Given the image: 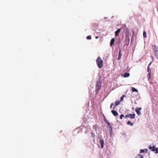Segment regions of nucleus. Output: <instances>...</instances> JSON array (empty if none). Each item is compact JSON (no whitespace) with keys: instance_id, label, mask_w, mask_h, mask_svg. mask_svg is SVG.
I'll return each mask as SVG.
<instances>
[{"instance_id":"8","label":"nucleus","mask_w":158,"mask_h":158,"mask_svg":"<svg viewBox=\"0 0 158 158\" xmlns=\"http://www.w3.org/2000/svg\"><path fill=\"white\" fill-rule=\"evenodd\" d=\"M121 28H119L115 32V35L116 36H117L118 33L120 32Z\"/></svg>"},{"instance_id":"30","label":"nucleus","mask_w":158,"mask_h":158,"mask_svg":"<svg viewBox=\"0 0 158 158\" xmlns=\"http://www.w3.org/2000/svg\"><path fill=\"white\" fill-rule=\"evenodd\" d=\"M103 117L104 118V119H105L106 118V117L105 116H104V115L103 114Z\"/></svg>"},{"instance_id":"28","label":"nucleus","mask_w":158,"mask_h":158,"mask_svg":"<svg viewBox=\"0 0 158 158\" xmlns=\"http://www.w3.org/2000/svg\"><path fill=\"white\" fill-rule=\"evenodd\" d=\"M154 48L155 49H157V48H156V46H155V45L154 46Z\"/></svg>"},{"instance_id":"20","label":"nucleus","mask_w":158,"mask_h":158,"mask_svg":"<svg viewBox=\"0 0 158 158\" xmlns=\"http://www.w3.org/2000/svg\"><path fill=\"white\" fill-rule=\"evenodd\" d=\"M147 71L148 72V73H151V69L149 67V66H148L147 68Z\"/></svg>"},{"instance_id":"7","label":"nucleus","mask_w":158,"mask_h":158,"mask_svg":"<svg viewBox=\"0 0 158 158\" xmlns=\"http://www.w3.org/2000/svg\"><path fill=\"white\" fill-rule=\"evenodd\" d=\"M114 41H115V39L114 38H113L111 39V41H110V46H111V47L114 44Z\"/></svg>"},{"instance_id":"24","label":"nucleus","mask_w":158,"mask_h":158,"mask_svg":"<svg viewBox=\"0 0 158 158\" xmlns=\"http://www.w3.org/2000/svg\"><path fill=\"white\" fill-rule=\"evenodd\" d=\"M107 123H106L108 125V127H109V126H111L110 125V123L108 122H107Z\"/></svg>"},{"instance_id":"29","label":"nucleus","mask_w":158,"mask_h":158,"mask_svg":"<svg viewBox=\"0 0 158 158\" xmlns=\"http://www.w3.org/2000/svg\"><path fill=\"white\" fill-rule=\"evenodd\" d=\"M98 36H96L95 37V38H96V39H98Z\"/></svg>"},{"instance_id":"1","label":"nucleus","mask_w":158,"mask_h":158,"mask_svg":"<svg viewBox=\"0 0 158 158\" xmlns=\"http://www.w3.org/2000/svg\"><path fill=\"white\" fill-rule=\"evenodd\" d=\"M102 77L100 76L97 81V82L96 84V91L99 90L101 88V86L102 84Z\"/></svg>"},{"instance_id":"3","label":"nucleus","mask_w":158,"mask_h":158,"mask_svg":"<svg viewBox=\"0 0 158 158\" xmlns=\"http://www.w3.org/2000/svg\"><path fill=\"white\" fill-rule=\"evenodd\" d=\"M149 149L152 151H155L156 153H158V148H156V145H151L149 146Z\"/></svg>"},{"instance_id":"14","label":"nucleus","mask_w":158,"mask_h":158,"mask_svg":"<svg viewBox=\"0 0 158 158\" xmlns=\"http://www.w3.org/2000/svg\"><path fill=\"white\" fill-rule=\"evenodd\" d=\"M143 156L140 154H138L136 156L135 158H143Z\"/></svg>"},{"instance_id":"18","label":"nucleus","mask_w":158,"mask_h":158,"mask_svg":"<svg viewBox=\"0 0 158 158\" xmlns=\"http://www.w3.org/2000/svg\"><path fill=\"white\" fill-rule=\"evenodd\" d=\"M143 36L144 38H146L147 37L146 33L145 31H144L143 32Z\"/></svg>"},{"instance_id":"23","label":"nucleus","mask_w":158,"mask_h":158,"mask_svg":"<svg viewBox=\"0 0 158 158\" xmlns=\"http://www.w3.org/2000/svg\"><path fill=\"white\" fill-rule=\"evenodd\" d=\"M123 117H124V115H123V114H121V115L120 116V118L121 119H122L123 118Z\"/></svg>"},{"instance_id":"25","label":"nucleus","mask_w":158,"mask_h":158,"mask_svg":"<svg viewBox=\"0 0 158 158\" xmlns=\"http://www.w3.org/2000/svg\"><path fill=\"white\" fill-rule=\"evenodd\" d=\"M128 117H129V114L125 116V118H127Z\"/></svg>"},{"instance_id":"31","label":"nucleus","mask_w":158,"mask_h":158,"mask_svg":"<svg viewBox=\"0 0 158 158\" xmlns=\"http://www.w3.org/2000/svg\"><path fill=\"white\" fill-rule=\"evenodd\" d=\"M151 62H150V63H149V64H148V66H149H149H150V65H151Z\"/></svg>"},{"instance_id":"19","label":"nucleus","mask_w":158,"mask_h":158,"mask_svg":"<svg viewBox=\"0 0 158 158\" xmlns=\"http://www.w3.org/2000/svg\"><path fill=\"white\" fill-rule=\"evenodd\" d=\"M124 97H125V95H123V96H122V97H121L120 101L121 102L123 100V98Z\"/></svg>"},{"instance_id":"17","label":"nucleus","mask_w":158,"mask_h":158,"mask_svg":"<svg viewBox=\"0 0 158 158\" xmlns=\"http://www.w3.org/2000/svg\"><path fill=\"white\" fill-rule=\"evenodd\" d=\"M120 102L118 101H116L115 102V105L117 106H118L120 104Z\"/></svg>"},{"instance_id":"13","label":"nucleus","mask_w":158,"mask_h":158,"mask_svg":"<svg viewBox=\"0 0 158 158\" xmlns=\"http://www.w3.org/2000/svg\"><path fill=\"white\" fill-rule=\"evenodd\" d=\"M147 151V149H141L140 150V153H143L144 152H146Z\"/></svg>"},{"instance_id":"5","label":"nucleus","mask_w":158,"mask_h":158,"mask_svg":"<svg viewBox=\"0 0 158 158\" xmlns=\"http://www.w3.org/2000/svg\"><path fill=\"white\" fill-rule=\"evenodd\" d=\"M100 142L101 145V147L102 148L103 147L104 144V141L102 139H101L100 140Z\"/></svg>"},{"instance_id":"12","label":"nucleus","mask_w":158,"mask_h":158,"mask_svg":"<svg viewBox=\"0 0 158 158\" xmlns=\"http://www.w3.org/2000/svg\"><path fill=\"white\" fill-rule=\"evenodd\" d=\"M130 73H126L124 74L123 76L124 77H127L130 76Z\"/></svg>"},{"instance_id":"21","label":"nucleus","mask_w":158,"mask_h":158,"mask_svg":"<svg viewBox=\"0 0 158 158\" xmlns=\"http://www.w3.org/2000/svg\"><path fill=\"white\" fill-rule=\"evenodd\" d=\"M87 39L88 40H91V37L90 35L86 37Z\"/></svg>"},{"instance_id":"26","label":"nucleus","mask_w":158,"mask_h":158,"mask_svg":"<svg viewBox=\"0 0 158 158\" xmlns=\"http://www.w3.org/2000/svg\"><path fill=\"white\" fill-rule=\"evenodd\" d=\"M113 105H114V103H112L111 104L110 106V108H112V106H113Z\"/></svg>"},{"instance_id":"2","label":"nucleus","mask_w":158,"mask_h":158,"mask_svg":"<svg viewBox=\"0 0 158 158\" xmlns=\"http://www.w3.org/2000/svg\"><path fill=\"white\" fill-rule=\"evenodd\" d=\"M97 64L98 67L101 68L103 66V61L100 57H98L96 60Z\"/></svg>"},{"instance_id":"32","label":"nucleus","mask_w":158,"mask_h":158,"mask_svg":"<svg viewBox=\"0 0 158 158\" xmlns=\"http://www.w3.org/2000/svg\"><path fill=\"white\" fill-rule=\"evenodd\" d=\"M115 106H114L113 108V109H114V108H115Z\"/></svg>"},{"instance_id":"15","label":"nucleus","mask_w":158,"mask_h":158,"mask_svg":"<svg viewBox=\"0 0 158 158\" xmlns=\"http://www.w3.org/2000/svg\"><path fill=\"white\" fill-rule=\"evenodd\" d=\"M132 91L133 92H138V90H137V89H135L134 87H132Z\"/></svg>"},{"instance_id":"4","label":"nucleus","mask_w":158,"mask_h":158,"mask_svg":"<svg viewBox=\"0 0 158 158\" xmlns=\"http://www.w3.org/2000/svg\"><path fill=\"white\" fill-rule=\"evenodd\" d=\"M141 110V108H136L135 110V111L136 112L137 114L138 115H139L141 114V113L140 112V110Z\"/></svg>"},{"instance_id":"22","label":"nucleus","mask_w":158,"mask_h":158,"mask_svg":"<svg viewBox=\"0 0 158 158\" xmlns=\"http://www.w3.org/2000/svg\"><path fill=\"white\" fill-rule=\"evenodd\" d=\"M148 78L150 79L151 77V73H148Z\"/></svg>"},{"instance_id":"11","label":"nucleus","mask_w":158,"mask_h":158,"mask_svg":"<svg viewBox=\"0 0 158 158\" xmlns=\"http://www.w3.org/2000/svg\"><path fill=\"white\" fill-rule=\"evenodd\" d=\"M121 56V50H120L119 52L118 57V60H119L120 59Z\"/></svg>"},{"instance_id":"16","label":"nucleus","mask_w":158,"mask_h":158,"mask_svg":"<svg viewBox=\"0 0 158 158\" xmlns=\"http://www.w3.org/2000/svg\"><path fill=\"white\" fill-rule=\"evenodd\" d=\"M127 124L128 125H130L131 126H133V123L131 122L130 121H128L127 123Z\"/></svg>"},{"instance_id":"27","label":"nucleus","mask_w":158,"mask_h":158,"mask_svg":"<svg viewBox=\"0 0 158 158\" xmlns=\"http://www.w3.org/2000/svg\"><path fill=\"white\" fill-rule=\"evenodd\" d=\"M104 121L106 123L107 122H108L107 120L106 119V118H105V119H104Z\"/></svg>"},{"instance_id":"9","label":"nucleus","mask_w":158,"mask_h":158,"mask_svg":"<svg viewBox=\"0 0 158 158\" xmlns=\"http://www.w3.org/2000/svg\"><path fill=\"white\" fill-rule=\"evenodd\" d=\"M129 117L131 118H134L135 117V114H129Z\"/></svg>"},{"instance_id":"6","label":"nucleus","mask_w":158,"mask_h":158,"mask_svg":"<svg viewBox=\"0 0 158 158\" xmlns=\"http://www.w3.org/2000/svg\"><path fill=\"white\" fill-rule=\"evenodd\" d=\"M111 112L114 116H117L118 115V112L114 110H111Z\"/></svg>"},{"instance_id":"10","label":"nucleus","mask_w":158,"mask_h":158,"mask_svg":"<svg viewBox=\"0 0 158 158\" xmlns=\"http://www.w3.org/2000/svg\"><path fill=\"white\" fill-rule=\"evenodd\" d=\"M109 132L110 133V135H111L112 133V126H110L109 127Z\"/></svg>"}]
</instances>
